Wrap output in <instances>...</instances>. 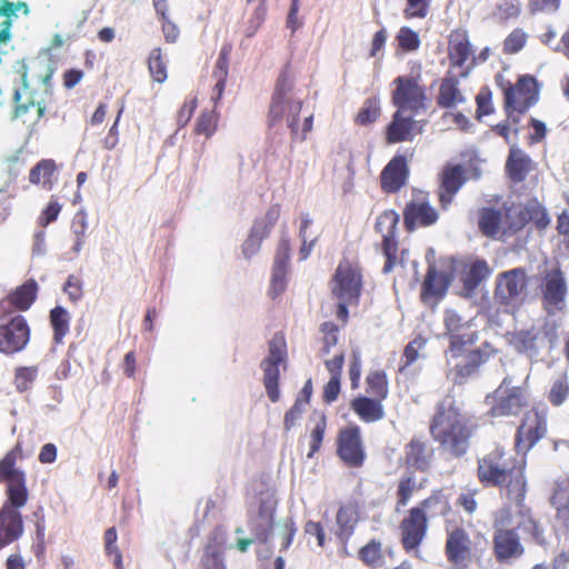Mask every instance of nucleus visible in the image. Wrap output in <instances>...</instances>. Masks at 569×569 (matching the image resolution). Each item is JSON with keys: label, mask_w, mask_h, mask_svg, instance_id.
<instances>
[{"label": "nucleus", "mask_w": 569, "mask_h": 569, "mask_svg": "<svg viewBox=\"0 0 569 569\" xmlns=\"http://www.w3.org/2000/svg\"><path fill=\"white\" fill-rule=\"evenodd\" d=\"M23 458L22 442L18 441L0 459V483H7V501L0 508V550L17 541L24 530L19 509L27 505L29 491L27 475L17 467Z\"/></svg>", "instance_id": "nucleus-1"}, {"label": "nucleus", "mask_w": 569, "mask_h": 569, "mask_svg": "<svg viewBox=\"0 0 569 569\" xmlns=\"http://www.w3.org/2000/svg\"><path fill=\"white\" fill-rule=\"evenodd\" d=\"M479 429L478 420L463 412L452 397L437 405L429 431L439 450L450 458L463 457L471 447V440Z\"/></svg>", "instance_id": "nucleus-2"}, {"label": "nucleus", "mask_w": 569, "mask_h": 569, "mask_svg": "<svg viewBox=\"0 0 569 569\" xmlns=\"http://www.w3.org/2000/svg\"><path fill=\"white\" fill-rule=\"evenodd\" d=\"M526 459L496 447L477 461V478L483 487H495L508 499L522 505L527 495Z\"/></svg>", "instance_id": "nucleus-3"}, {"label": "nucleus", "mask_w": 569, "mask_h": 569, "mask_svg": "<svg viewBox=\"0 0 569 569\" xmlns=\"http://www.w3.org/2000/svg\"><path fill=\"white\" fill-rule=\"evenodd\" d=\"M295 87L291 74V66L287 62L276 80L274 89L271 94L269 110L267 114V124L273 128L283 119L290 130L292 141H305L313 127V114L303 119L302 128L299 129V116L303 101L289 98Z\"/></svg>", "instance_id": "nucleus-4"}, {"label": "nucleus", "mask_w": 569, "mask_h": 569, "mask_svg": "<svg viewBox=\"0 0 569 569\" xmlns=\"http://www.w3.org/2000/svg\"><path fill=\"white\" fill-rule=\"evenodd\" d=\"M451 507L441 489L433 490L427 498L411 507L399 523L400 542L408 553L418 552L426 539L429 519L438 516L445 517Z\"/></svg>", "instance_id": "nucleus-5"}, {"label": "nucleus", "mask_w": 569, "mask_h": 569, "mask_svg": "<svg viewBox=\"0 0 569 569\" xmlns=\"http://www.w3.org/2000/svg\"><path fill=\"white\" fill-rule=\"evenodd\" d=\"M363 290V269L358 259L342 258L330 280L332 298L337 300L336 317L343 325L349 319V307H357Z\"/></svg>", "instance_id": "nucleus-6"}, {"label": "nucleus", "mask_w": 569, "mask_h": 569, "mask_svg": "<svg viewBox=\"0 0 569 569\" xmlns=\"http://www.w3.org/2000/svg\"><path fill=\"white\" fill-rule=\"evenodd\" d=\"M496 83L503 94L506 116L512 123L518 124L519 114L526 113L539 100L540 87L537 79L531 74H522L513 83L498 74Z\"/></svg>", "instance_id": "nucleus-7"}, {"label": "nucleus", "mask_w": 569, "mask_h": 569, "mask_svg": "<svg viewBox=\"0 0 569 569\" xmlns=\"http://www.w3.org/2000/svg\"><path fill=\"white\" fill-rule=\"evenodd\" d=\"M393 84L391 101L397 109L409 111L412 116L426 111L429 98L419 73L399 76L393 80Z\"/></svg>", "instance_id": "nucleus-8"}, {"label": "nucleus", "mask_w": 569, "mask_h": 569, "mask_svg": "<svg viewBox=\"0 0 569 569\" xmlns=\"http://www.w3.org/2000/svg\"><path fill=\"white\" fill-rule=\"evenodd\" d=\"M480 177L481 170L473 161H470L467 166L447 163L439 174L440 184L437 193L440 207L447 210L462 186L469 179L478 180Z\"/></svg>", "instance_id": "nucleus-9"}, {"label": "nucleus", "mask_w": 569, "mask_h": 569, "mask_svg": "<svg viewBox=\"0 0 569 569\" xmlns=\"http://www.w3.org/2000/svg\"><path fill=\"white\" fill-rule=\"evenodd\" d=\"M530 277L525 268L500 272L495 282L493 298L501 306H519L528 295Z\"/></svg>", "instance_id": "nucleus-10"}, {"label": "nucleus", "mask_w": 569, "mask_h": 569, "mask_svg": "<svg viewBox=\"0 0 569 569\" xmlns=\"http://www.w3.org/2000/svg\"><path fill=\"white\" fill-rule=\"evenodd\" d=\"M269 355L261 361L263 370V386L268 398L272 402H277L280 398L279 366L287 360V342L283 332H276L268 343Z\"/></svg>", "instance_id": "nucleus-11"}, {"label": "nucleus", "mask_w": 569, "mask_h": 569, "mask_svg": "<svg viewBox=\"0 0 569 569\" xmlns=\"http://www.w3.org/2000/svg\"><path fill=\"white\" fill-rule=\"evenodd\" d=\"M446 336L449 338L447 355L451 359H459L467 348L478 340V332L469 321H465L455 310L447 309L443 313Z\"/></svg>", "instance_id": "nucleus-12"}, {"label": "nucleus", "mask_w": 569, "mask_h": 569, "mask_svg": "<svg viewBox=\"0 0 569 569\" xmlns=\"http://www.w3.org/2000/svg\"><path fill=\"white\" fill-rule=\"evenodd\" d=\"M557 339L558 326L555 321L546 320L540 326L516 331L512 335V345L521 353L537 356L546 345L552 347Z\"/></svg>", "instance_id": "nucleus-13"}, {"label": "nucleus", "mask_w": 569, "mask_h": 569, "mask_svg": "<svg viewBox=\"0 0 569 569\" xmlns=\"http://www.w3.org/2000/svg\"><path fill=\"white\" fill-rule=\"evenodd\" d=\"M399 214L393 210H385L376 220L375 230L381 234V251L386 257L382 268L383 273L391 272L398 262L399 241L397 239V227Z\"/></svg>", "instance_id": "nucleus-14"}, {"label": "nucleus", "mask_w": 569, "mask_h": 569, "mask_svg": "<svg viewBox=\"0 0 569 569\" xmlns=\"http://www.w3.org/2000/svg\"><path fill=\"white\" fill-rule=\"evenodd\" d=\"M496 402L489 409L491 418L517 416L528 407V393L522 387H511L508 378H505L495 390Z\"/></svg>", "instance_id": "nucleus-15"}, {"label": "nucleus", "mask_w": 569, "mask_h": 569, "mask_svg": "<svg viewBox=\"0 0 569 569\" xmlns=\"http://www.w3.org/2000/svg\"><path fill=\"white\" fill-rule=\"evenodd\" d=\"M403 226L408 232L419 228H428L439 220L438 210L430 203L428 193L418 191L406 203L403 211Z\"/></svg>", "instance_id": "nucleus-16"}, {"label": "nucleus", "mask_w": 569, "mask_h": 569, "mask_svg": "<svg viewBox=\"0 0 569 569\" xmlns=\"http://www.w3.org/2000/svg\"><path fill=\"white\" fill-rule=\"evenodd\" d=\"M337 456L349 468H361L367 452L358 425H349L339 430L337 436Z\"/></svg>", "instance_id": "nucleus-17"}, {"label": "nucleus", "mask_w": 569, "mask_h": 569, "mask_svg": "<svg viewBox=\"0 0 569 569\" xmlns=\"http://www.w3.org/2000/svg\"><path fill=\"white\" fill-rule=\"evenodd\" d=\"M30 339L31 329L23 316L16 315L0 323V353L14 356L27 348Z\"/></svg>", "instance_id": "nucleus-18"}, {"label": "nucleus", "mask_w": 569, "mask_h": 569, "mask_svg": "<svg viewBox=\"0 0 569 569\" xmlns=\"http://www.w3.org/2000/svg\"><path fill=\"white\" fill-rule=\"evenodd\" d=\"M492 555L498 563H510L525 555V546L515 528L496 521L492 532Z\"/></svg>", "instance_id": "nucleus-19"}, {"label": "nucleus", "mask_w": 569, "mask_h": 569, "mask_svg": "<svg viewBox=\"0 0 569 569\" xmlns=\"http://www.w3.org/2000/svg\"><path fill=\"white\" fill-rule=\"evenodd\" d=\"M412 154L396 153L380 173V187L385 193H396L409 179V160Z\"/></svg>", "instance_id": "nucleus-20"}, {"label": "nucleus", "mask_w": 569, "mask_h": 569, "mask_svg": "<svg viewBox=\"0 0 569 569\" xmlns=\"http://www.w3.org/2000/svg\"><path fill=\"white\" fill-rule=\"evenodd\" d=\"M547 419L535 412L527 416L518 427L515 437V448L526 455L540 439L547 435Z\"/></svg>", "instance_id": "nucleus-21"}, {"label": "nucleus", "mask_w": 569, "mask_h": 569, "mask_svg": "<svg viewBox=\"0 0 569 569\" xmlns=\"http://www.w3.org/2000/svg\"><path fill=\"white\" fill-rule=\"evenodd\" d=\"M22 81L24 83L23 93L19 89H16L13 93V101L16 103L13 117L33 127L44 116L47 108L42 101L34 100L31 93L27 92V71L22 74Z\"/></svg>", "instance_id": "nucleus-22"}, {"label": "nucleus", "mask_w": 569, "mask_h": 569, "mask_svg": "<svg viewBox=\"0 0 569 569\" xmlns=\"http://www.w3.org/2000/svg\"><path fill=\"white\" fill-rule=\"evenodd\" d=\"M408 111L397 109L392 114L390 123L386 127V142L395 144L405 141H412L413 138L421 133L422 129L418 121L413 119Z\"/></svg>", "instance_id": "nucleus-23"}, {"label": "nucleus", "mask_w": 569, "mask_h": 569, "mask_svg": "<svg viewBox=\"0 0 569 569\" xmlns=\"http://www.w3.org/2000/svg\"><path fill=\"white\" fill-rule=\"evenodd\" d=\"M433 455L432 447L423 437L413 436L405 446L403 461L410 469L427 472L431 468Z\"/></svg>", "instance_id": "nucleus-24"}, {"label": "nucleus", "mask_w": 569, "mask_h": 569, "mask_svg": "<svg viewBox=\"0 0 569 569\" xmlns=\"http://www.w3.org/2000/svg\"><path fill=\"white\" fill-rule=\"evenodd\" d=\"M450 282L451 277L447 272L437 270L436 266H429L421 284V301L427 305H437L446 296Z\"/></svg>", "instance_id": "nucleus-25"}, {"label": "nucleus", "mask_w": 569, "mask_h": 569, "mask_svg": "<svg viewBox=\"0 0 569 569\" xmlns=\"http://www.w3.org/2000/svg\"><path fill=\"white\" fill-rule=\"evenodd\" d=\"M473 49L465 29H453L448 37V59L451 68H462L472 58Z\"/></svg>", "instance_id": "nucleus-26"}, {"label": "nucleus", "mask_w": 569, "mask_h": 569, "mask_svg": "<svg viewBox=\"0 0 569 569\" xmlns=\"http://www.w3.org/2000/svg\"><path fill=\"white\" fill-rule=\"evenodd\" d=\"M472 541L463 528H456L447 533L446 556L449 562L465 563L471 557Z\"/></svg>", "instance_id": "nucleus-27"}, {"label": "nucleus", "mask_w": 569, "mask_h": 569, "mask_svg": "<svg viewBox=\"0 0 569 569\" xmlns=\"http://www.w3.org/2000/svg\"><path fill=\"white\" fill-rule=\"evenodd\" d=\"M490 356L491 348L489 343H483L481 347L470 351L467 349L462 356L465 360L455 365L456 381L462 383L466 379L476 375L479 368L489 360Z\"/></svg>", "instance_id": "nucleus-28"}, {"label": "nucleus", "mask_w": 569, "mask_h": 569, "mask_svg": "<svg viewBox=\"0 0 569 569\" xmlns=\"http://www.w3.org/2000/svg\"><path fill=\"white\" fill-rule=\"evenodd\" d=\"M359 518V506L356 501H348L338 509L336 537L345 548L355 532Z\"/></svg>", "instance_id": "nucleus-29"}, {"label": "nucleus", "mask_w": 569, "mask_h": 569, "mask_svg": "<svg viewBox=\"0 0 569 569\" xmlns=\"http://www.w3.org/2000/svg\"><path fill=\"white\" fill-rule=\"evenodd\" d=\"M383 401L359 395L350 401V409L365 423L380 421L385 417Z\"/></svg>", "instance_id": "nucleus-30"}, {"label": "nucleus", "mask_w": 569, "mask_h": 569, "mask_svg": "<svg viewBox=\"0 0 569 569\" xmlns=\"http://www.w3.org/2000/svg\"><path fill=\"white\" fill-rule=\"evenodd\" d=\"M58 170L56 160L41 159L30 169L29 181L46 191H51L58 181Z\"/></svg>", "instance_id": "nucleus-31"}, {"label": "nucleus", "mask_w": 569, "mask_h": 569, "mask_svg": "<svg viewBox=\"0 0 569 569\" xmlns=\"http://www.w3.org/2000/svg\"><path fill=\"white\" fill-rule=\"evenodd\" d=\"M465 101L466 98L459 87L458 78L453 76L443 77L436 97L437 106L441 109H453L465 103Z\"/></svg>", "instance_id": "nucleus-32"}, {"label": "nucleus", "mask_w": 569, "mask_h": 569, "mask_svg": "<svg viewBox=\"0 0 569 569\" xmlns=\"http://www.w3.org/2000/svg\"><path fill=\"white\" fill-rule=\"evenodd\" d=\"M39 286L34 279H28L16 289L11 290L6 301L17 311H27L31 308L38 297Z\"/></svg>", "instance_id": "nucleus-33"}, {"label": "nucleus", "mask_w": 569, "mask_h": 569, "mask_svg": "<svg viewBox=\"0 0 569 569\" xmlns=\"http://www.w3.org/2000/svg\"><path fill=\"white\" fill-rule=\"evenodd\" d=\"M231 51H232L231 43H224L221 47L218 60L216 62L214 70L212 72V77L216 80V84L213 87V94L211 97V100H212L214 107H217V104L221 100L223 92H224V88H226V83H227V79H228V74H229V60H230Z\"/></svg>", "instance_id": "nucleus-34"}, {"label": "nucleus", "mask_w": 569, "mask_h": 569, "mask_svg": "<svg viewBox=\"0 0 569 569\" xmlns=\"http://www.w3.org/2000/svg\"><path fill=\"white\" fill-rule=\"evenodd\" d=\"M531 158L522 150L512 146L506 162V170L513 182H522L532 170Z\"/></svg>", "instance_id": "nucleus-35"}, {"label": "nucleus", "mask_w": 569, "mask_h": 569, "mask_svg": "<svg viewBox=\"0 0 569 569\" xmlns=\"http://www.w3.org/2000/svg\"><path fill=\"white\" fill-rule=\"evenodd\" d=\"M567 284L562 271L557 268L549 271L545 279L543 298L550 306L558 307L563 302Z\"/></svg>", "instance_id": "nucleus-36"}, {"label": "nucleus", "mask_w": 569, "mask_h": 569, "mask_svg": "<svg viewBox=\"0 0 569 569\" xmlns=\"http://www.w3.org/2000/svg\"><path fill=\"white\" fill-rule=\"evenodd\" d=\"M20 10H22L24 14H28V4L22 1L11 2L9 0H0V16L4 17V20L0 22V46L7 44L11 40L12 18L17 17Z\"/></svg>", "instance_id": "nucleus-37"}, {"label": "nucleus", "mask_w": 569, "mask_h": 569, "mask_svg": "<svg viewBox=\"0 0 569 569\" xmlns=\"http://www.w3.org/2000/svg\"><path fill=\"white\" fill-rule=\"evenodd\" d=\"M478 227L488 238L503 237L502 211L495 208H482L479 211Z\"/></svg>", "instance_id": "nucleus-38"}, {"label": "nucleus", "mask_w": 569, "mask_h": 569, "mask_svg": "<svg viewBox=\"0 0 569 569\" xmlns=\"http://www.w3.org/2000/svg\"><path fill=\"white\" fill-rule=\"evenodd\" d=\"M515 529L521 530L529 536L532 542L539 546L547 545L545 529L540 521L530 512V510L519 513V521Z\"/></svg>", "instance_id": "nucleus-39"}, {"label": "nucleus", "mask_w": 569, "mask_h": 569, "mask_svg": "<svg viewBox=\"0 0 569 569\" xmlns=\"http://www.w3.org/2000/svg\"><path fill=\"white\" fill-rule=\"evenodd\" d=\"M366 392L368 397L385 401L389 396V380L385 370H371L366 377Z\"/></svg>", "instance_id": "nucleus-40"}, {"label": "nucleus", "mask_w": 569, "mask_h": 569, "mask_svg": "<svg viewBox=\"0 0 569 569\" xmlns=\"http://www.w3.org/2000/svg\"><path fill=\"white\" fill-rule=\"evenodd\" d=\"M502 217L505 236L515 234L522 230L527 224L525 206L521 203H513L510 207L505 208Z\"/></svg>", "instance_id": "nucleus-41"}, {"label": "nucleus", "mask_w": 569, "mask_h": 569, "mask_svg": "<svg viewBox=\"0 0 569 569\" xmlns=\"http://www.w3.org/2000/svg\"><path fill=\"white\" fill-rule=\"evenodd\" d=\"M421 486L417 483V480L411 475H403L399 478L396 490V512L401 511L406 508L409 501L412 499L416 492L420 490Z\"/></svg>", "instance_id": "nucleus-42"}, {"label": "nucleus", "mask_w": 569, "mask_h": 569, "mask_svg": "<svg viewBox=\"0 0 569 569\" xmlns=\"http://www.w3.org/2000/svg\"><path fill=\"white\" fill-rule=\"evenodd\" d=\"M358 557L363 565L372 569L380 568L386 562L382 543L376 539H371L362 546L358 551Z\"/></svg>", "instance_id": "nucleus-43"}, {"label": "nucleus", "mask_w": 569, "mask_h": 569, "mask_svg": "<svg viewBox=\"0 0 569 569\" xmlns=\"http://www.w3.org/2000/svg\"><path fill=\"white\" fill-rule=\"evenodd\" d=\"M50 325L53 331V341L62 343L70 328V315L61 306H57L50 310Z\"/></svg>", "instance_id": "nucleus-44"}, {"label": "nucleus", "mask_w": 569, "mask_h": 569, "mask_svg": "<svg viewBox=\"0 0 569 569\" xmlns=\"http://www.w3.org/2000/svg\"><path fill=\"white\" fill-rule=\"evenodd\" d=\"M491 273V269L487 261L476 260L472 262L468 270H466L462 281L465 287L469 290L476 289L480 282L487 279Z\"/></svg>", "instance_id": "nucleus-45"}, {"label": "nucleus", "mask_w": 569, "mask_h": 569, "mask_svg": "<svg viewBox=\"0 0 569 569\" xmlns=\"http://www.w3.org/2000/svg\"><path fill=\"white\" fill-rule=\"evenodd\" d=\"M39 373L38 366H22L14 369L13 385L19 393L32 389Z\"/></svg>", "instance_id": "nucleus-46"}, {"label": "nucleus", "mask_w": 569, "mask_h": 569, "mask_svg": "<svg viewBox=\"0 0 569 569\" xmlns=\"http://www.w3.org/2000/svg\"><path fill=\"white\" fill-rule=\"evenodd\" d=\"M523 206L527 223L532 222L539 230H543L550 224L548 212L538 200L531 199Z\"/></svg>", "instance_id": "nucleus-47"}, {"label": "nucleus", "mask_w": 569, "mask_h": 569, "mask_svg": "<svg viewBox=\"0 0 569 569\" xmlns=\"http://www.w3.org/2000/svg\"><path fill=\"white\" fill-rule=\"evenodd\" d=\"M281 206L279 203L270 206L264 216L261 219L254 221L252 229L254 232H258L262 237L267 238L279 220Z\"/></svg>", "instance_id": "nucleus-48"}, {"label": "nucleus", "mask_w": 569, "mask_h": 569, "mask_svg": "<svg viewBox=\"0 0 569 569\" xmlns=\"http://www.w3.org/2000/svg\"><path fill=\"white\" fill-rule=\"evenodd\" d=\"M148 69L151 78L158 83H162L167 80V63L163 59L161 48H154L150 51L148 58Z\"/></svg>", "instance_id": "nucleus-49"}, {"label": "nucleus", "mask_w": 569, "mask_h": 569, "mask_svg": "<svg viewBox=\"0 0 569 569\" xmlns=\"http://www.w3.org/2000/svg\"><path fill=\"white\" fill-rule=\"evenodd\" d=\"M380 114L381 108L379 99L376 97L368 98L357 113L355 121L359 126H367L375 122Z\"/></svg>", "instance_id": "nucleus-50"}, {"label": "nucleus", "mask_w": 569, "mask_h": 569, "mask_svg": "<svg viewBox=\"0 0 569 569\" xmlns=\"http://www.w3.org/2000/svg\"><path fill=\"white\" fill-rule=\"evenodd\" d=\"M219 114L214 110H203L194 127V133L204 136L206 138L211 137L218 128Z\"/></svg>", "instance_id": "nucleus-51"}, {"label": "nucleus", "mask_w": 569, "mask_h": 569, "mask_svg": "<svg viewBox=\"0 0 569 569\" xmlns=\"http://www.w3.org/2000/svg\"><path fill=\"white\" fill-rule=\"evenodd\" d=\"M569 397V379L562 373L553 381L548 392V400L553 407L561 406Z\"/></svg>", "instance_id": "nucleus-52"}, {"label": "nucleus", "mask_w": 569, "mask_h": 569, "mask_svg": "<svg viewBox=\"0 0 569 569\" xmlns=\"http://www.w3.org/2000/svg\"><path fill=\"white\" fill-rule=\"evenodd\" d=\"M550 503L559 517L569 512V483H557L550 497Z\"/></svg>", "instance_id": "nucleus-53"}, {"label": "nucleus", "mask_w": 569, "mask_h": 569, "mask_svg": "<svg viewBox=\"0 0 569 569\" xmlns=\"http://www.w3.org/2000/svg\"><path fill=\"white\" fill-rule=\"evenodd\" d=\"M396 40L401 50L412 52L419 49V34L409 27H401L396 36Z\"/></svg>", "instance_id": "nucleus-54"}, {"label": "nucleus", "mask_w": 569, "mask_h": 569, "mask_svg": "<svg viewBox=\"0 0 569 569\" xmlns=\"http://www.w3.org/2000/svg\"><path fill=\"white\" fill-rule=\"evenodd\" d=\"M528 36L520 29L512 30L503 41V52L506 54H515L519 52L527 43Z\"/></svg>", "instance_id": "nucleus-55"}, {"label": "nucleus", "mask_w": 569, "mask_h": 569, "mask_svg": "<svg viewBox=\"0 0 569 569\" xmlns=\"http://www.w3.org/2000/svg\"><path fill=\"white\" fill-rule=\"evenodd\" d=\"M476 118L481 120L482 117L492 114L495 112L492 103V92L489 88L485 87L476 96Z\"/></svg>", "instance_id": "nucleus-56"}, {"label": "nucleus", "mask_w": 569, "mask_h": 569, "mask_svg": "<svg viewBox=\"0 0 569 569\" xmlns=\"http://www.w3.org/2000/svg\"><path fill=\"white\" fill-rule=\"evenodd\" d=\"M322 333V353L328 355L331 349L338 343L339 327L332 321H326L320 326Z\"/></svg>", "instance_id": "nucleus-57"}, {"label": "nucleus", "mask_w": 569, "mask_h": 569, "mask_svg": "<svg viewBox=\"0 0 569 569\" xmlns=\"http://www.w3.org/2000/svg\"><path fill=\"white\" fill-rule=\"evenodd\" d=\"M327 420L326 417L322 416L310 432V450L307 453V457L309 459L312 458L320 450L325 438Z\"/></svg>", "instance_id": "nucleus-58"}, {"label": "nucleus", "mask_w": 569, "mask_h": 569, "mask_svg": "<svg viewBox=\"0 0 569 569\" xmlns=\"http://www.w3.org/2000/svg\"><path fill=\"white\" fill-rule=\"evenodd\" d=\"M479 493L478 488H467L462 491L457 500L456 506L461 508L466 513L472 515L478 509L477 496Z\"/></svg>", "instance_id": "nucleus-59"}, {"label": "nucleus", "mask_w": 569, "mask_h": 569, "mask_svg": "<svg viewBox=\"0 0 569 569\" xmlns=\"http://www.w3.org/2000/svg\"><path fill=\"white\" fill-rule=\"evenodd\" d=\"M118 539L117 530L111 527L104 532V548L108 556L113 557V562L118 569H122V555L119 548L116 546Z\"/></svg>", "instance_id": "nucleus-60"}, {"label": "nucleus", "mask_w": 569, "mask_h": 569, "mask_svg": "<svg viewBox=\"0 0 569 569\" xmlns=\"http://www.w3.org/2000/svg\"><path fill=\"white\" fill-rule=\"evenodd\" d=\"M362 371V360L359 351L353 350L349 360L348 376L350 379V387L352 390H357L360 387Z\"/></svg>", "instance_id": "nucleus-61"}, {"label": "nucleus", "mask_w": 569, "mask_h": 569, "mask_svg": "<svg viewBox=\"0 0 569 569\" xmlns=\"http://www.w3.org/2000/svg\"><path fill=\"white\" fill-rule=\"evenodd\" d=\"M273 525L271 522H267L254 518L250 521L251 532L253 535V540L260 543H267L273 530Z\"/></svg>", "instance_id": "nucleus-62"}, {"label": "nucleus", "mask_w": 569, "mask_h": 569, "mask_svg": "<svg viewBox=\"0 0 569 569\" xmlns=\"http://www.w3.org/2000/svg\"><path fill=\"white\" fill-rule=\"evenodd\" d=\"M562 0H528V10L531 14L555 13L560 9Z\"/></svg>", "instance_id": "nucleus-63"}, {"label": "nucleus", "mask_w": 569, "mask_h": 569, "mask_svg": "<svg viewBox=\"0 0 569 569\" xmlns=\"http://www.w3.org/2000/svg\"><path fill=\"white\" fill-rule=\"evenodd\" d=\"M61 209L62 206L58 202L57 199H53L52 197L38 218L39 226L47 227L48 224L54 222L58 219Z\"/></svg>", "instance_id": "nucleus-64"}]
</instances>
